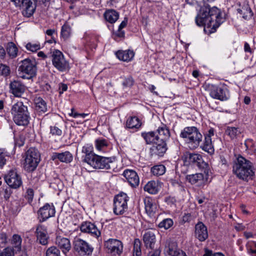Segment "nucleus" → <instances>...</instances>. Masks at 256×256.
I'll return each instance as SVG.
<instances>
[{
    "instance_id": "57",
    "label": "nucleus",
    "mask_w": 256,
    "mask_h": 256,
    "mask_svg": "<svg viewBox=\"0 0 256 256\" xmlns=\"http://www.w3.org/2000/svg\"><path fill=\"white\" fill-rule=\"evenodd\" d=\"M234 228L237 231H242L245 230L246 227L242 224H237L234 226Z\"/></svg>"
},
{
    "instance_id": "21",
    "label": "nucleus",
    "mask_w": 256,
    "mask_h": 256,
    "mask_svg": "<svg viewBox=\"0 0 256 256\" xmlns=\"http://www.w3.org/2000/svg\"><path fill=\"white\" fill-rule=\"evenodd\" d=\"M194 234L200 242H204L208 238L207 228L202 222H198L196 225Z\"/></svg>"
},
{
    "instance_id": "5",
    "label": "nucleus",
    "mask_w": 256,
    "mask_h": 256,
    "mask_svg": "<svg viewBox=\"0 0 256 256\" xmlns=\"http://www.w3.org/2000/svg\"><path fill=\"white\" fill-rule=\"evenodd\" d=\"M40 162V154L34 148H30L26 152L23 168L28 172L34 171Z\"/></svg>"
},
{
    "instance_id": "53",
    "label": "nucleus",
    "mask_w": 256,
    "mask_h": 256,
    "mask_svg": "<svg viewBox=\"0 0 256 256\" xmlns=\"http://www.w3.org/2000/svg\"><path fill=\"white\" fill-rule=\"evenodd\" d=\"M14 250L10 248H6L2 252V256H14Z\"/></svg>"
},
{
    "instance_id": "3",
    "label": "nucleus",
    "mask_w": 256,
    "mask_h": 256,
    "mask_svg": "<svg viewBox=\"0 0 256 256\" xmlns=\"http://www.w3.org/2000/svg\"><path fill=\"white\" fill-rule=\"evenodd\" d=\"M12 118L18 126H26L30 122V116L28 106L22 102L18 101L14 104L10 110Z\"/></svg>"
},
{
    "instance_id": "48",
    "label": "nucleus",
    "mask_w": 256,
    "mask_h": 256,
    "mask_svg": "<svg viewBox=\"0 0 256 256\" xmlns=\"http://www.w3.org/2000/svg\"><path fill=\"white\" fill-rule=\"evenodd\" d=\"M26 48L29 51L35 52L40 48V45L39 43L28 42L26 44Z\"/></svg>"
},
{
    "instance_id": "1",
    "label": "nucleus",
    "mask_w": 256,
    "mask_h": 256,
    "mask_svg": "<svg viewBox=\"0 0 256 256\" xmlns=\"http://www.w3.org/2000/svg\"><path fill=\"white\" fill-rule=\"evenodd\" d=\"M222 22L220 10L216 6L210 8L208 4L201 7L196 18V24L204 26L210 33L214 32Z\"/></svg>"
},
{
    "instance_id": "39",
    "label": "nucleus",
    "mask_w": 256,
    "mask_h": 256,
    "mask_svg": "<svg viewBox=\"0 0 256 256\" xmlns=\"http://www.w3.org/2000/svg\"><path fill=\"white\" fill-rule=\"evenodd\" d=\"M226 133L230 136L231 139H234L241 134V132L238 128L228 126L226 130Z\"/></svg>"
},
{
    "instance_id": "43",
    "label": "nucleus",
    "mask_w": 256,
    "mask_h": 256,
    "mask_svg": "<svg viewBox=\"0 0 256 256\" xmlns=\"http://www.w3.org/2000/svg\"><path fill=\"white\" fill-rule=\"evenodd\" d=\"M134 256H140L141 252V242L138 238H136L134 240L133 248Z\"/></svg>"
},
{
    "instance_id": "55",
    "label": "nucleus",
    "mask_w": 256,
    "mask_h": 256,
    "mask_svg": "<svg viewBox=\"0 0 256 256\" xmlns=\"http://www.w3.org/2000/svg\"><path fill=\"white\" fill-rule=\"evenodd\" d=\"M165 202L168 205L172 206L176 205V200L174 197L168 196L165 198Z\"/></svg>"
},
{
    "instance_id": "4",
    "label": "nucleus",
    "mask_w": 256,
    "mask_h": 256,
    "mask_svg": "<svg viewBox=\"0 0 256 256\" xmlns=\"http://www.w3.org/2000/svg\"><path fill=\"white\" fill-rule=\"evenodd\" d=\"M180 136L184 139L193 148H198L202 142V136L195 126L185 128L180 132Z\"/></svg>"
},
{
    "instance_id": "61",
    "label": "nucleus",
    "mask_w": 256,
    "mask_h": 256,
    "mask_svg": "<svg viewBox=\"0 0 256 256\" xmlns=\"http://www.w3.org/2000/svg\"><path fill=\"white\" fill-rule=\"evenodd\" d=\"M160 254V251L158 250H155L150 252L148 256H159Z\"/></svg>"
},
{
    "instance_id": "29",
    "label": "nucleus",
    "mask_w": 256,
    "mask_h": 256,
    "mask_svg": "<svg viewBox=\"0 0 256 256\" xmlns=\"http://www.w3.org/2000/svg\"><path fill=\"white\" fill-rule=\"evenodd\" d=\"M116 57L121 60L128 62L134 58V53L132 50H118L116 54Z\"/></svg>"
},
{
    "instance_id": "11",
    "label": "nucleus",
    "mask_w": 256,
    "mask_h": 256,
    "mask_svg": "<svg viewBox=\"0 0 256 256\" xmlns=\"http://www.w3.org/2000/svg\"><path fill=\"white\" fill-rule=\"evenodd\" d=\"M104 246L110 256H120L122 252L123 244L116 239H109L105 242Z\"/></svg>"
},
{
    "instance_id": "13",
    "label": "nucleus",
    "mask_w": 256,
    "mask_h": 256,
    "mask_svg": "<svg viewBox=\"0 0 256 256\" xmlns=\"http://www.w3.org/2000/svg\"><path fill=\"white\" fill-rule=\"evenodd\" d=\"M74 248L80 255L89 256L92 254L93 248L86 241L80 238H75L74 242Z\"/></svg>"
},
{
    "instance_id": "31",
    "label": "nucleus",
    "mask_w": 256,
    "mask_h": 256,
    "mask_svg": "<svg viewBox=\"0 0 256 256\" xmlns=\"http://www.w3.org/2000/svg\"><path fill=\"white\" fill-rule=\"evenodd\" d=\"M34 103L38 112L43 114L47 111L46 103L42 98L40 97L36 98Z\"/></svg>"
},
{
    "instance_id": "25",
    "label": "nucleus",
    "mask_w": 256,
    "mask_h": 256,
    "mask_svg": "<svg viewBox=\"0 0 256 256\" xmlns=\"http://www.w3.org/2000/svg\"><path fill=\"white\" fill-rule=\"evenodd\" d=\"M72 158V155L68 151L62 153L54 152L51 157V159L52 160L58 159L60 162L66 163L71 162Z\"/></svg>"
},
{
    "instance_id": "12",
    "label": "nucleus",
    "mask_w": 256,
    "mask_h": 256,
    "mask_svg": "<svg viewBox=\"0 0 256 256\" xmlns=\"http://www.w3.org/2000/svg\"><path fill=\"white\" fill-rule=\"evenodd\" d=\"M4 180L8 186L14 189H18L22 184L20 176L16 170H12L5 176Z\"/></svg>"
},
{
    "instance_id": "24",
    "label": "nucleus",
    "mask_w": 256,
    "mask_h": 256,
    "mask_svg": "<svg viewBox=\"0 0 256 256\" xmlns=\"http://www.w3.org/2000/svg\"><path fill=\"white\" fill-rule=\"evenodd\" d=\"M164 252L166 256H176L182 250L178 249L177 244L175 242L169 240L166 242Z\"/></svg>"
},
{
    "instance_id": "60",
    "label": "nucleus",
    "mask_w": 256,
    "mask_h": 256,
    "mask_svg": "<svg viewBox=\"0 0 256 256\" xmlns=\"http://www.w3.org/2000/svg\"><path fill=\"white\" fill-rule=\"evenodd\" d=\"M0 240L2 243L6 244L7 242V236L5 233L0 234Z\"/></svg>"
},
{
    "instance_id": "9",
    "label": "nucleus",
    "mask_w": 256,
    "mask_h": 256,
    "mask_svg": "<svg viewBox=\"0 0 256 256\" xmlns=\"http://www.w3.org/2000/svg\"><path fill=\"white\" fill-rule=\"evenodd\" d=\"M184 162L186 164H194L203 170L206 174L208 172V165L204 162L202 156L198 154L187 152L184 155Z\"/></svg>"
},
{
    "instance_id": "17",
    "label": "nucleus",
    "mask_w": 256,
    "mask_h": 256,
    "mask_svg": "<svg viewBox=\"0 0 256 256\" xmlns=\"http://www.w3.org/2000/svg\"><path fill=\"white\" fill-rule=\"evenodd\" d=\"M10 92L16 97H20L24 92L26 86L20 80H14L10 84Z\"/></svg>"
},
{
    "instance_id": "56",
    "label": "nucleus",
    "mask_w": 256,
    "mask_h": 256,
    "mask_svg": "<svg viewBox=\"0 0 256 256\" xmlns=\"http://www.w3.org/2000/svg\"><path fill=\"white\" fill-rule=\"evenodd\" d=\"M12 194V191L10 188H6L4 190V197L5 200H8Z\"/></svg>"
},
{
    "instance_id": "44",
    "label": "nucleus",
    "mask_w": 256,
    "mask_h": 256,
    "mask_svg": "<svg viewBox=\"0 0 256 256\" xmlns=\"http://www.w3.org/2000/svg\"><path fill=\"white\" fill-rule=\"evenodd\" d=\"M173 224V220L171 218H166L158 224V227L168 230L172 227Z\"/></svg>"
},
{
    "instance_id": "33",
    "label": "nucleus",
    "mask_w": 256,
    "mask_h": 256,
    "mask_svg": "<svg viewBox=\"0 0 256 256\" xmlns=\"http://www.w3.org/2000/svg\"><path fill=\"white\" fill-rule=\"evenodd\" d=\"M142 136L147 144H155L156 142H158V136L156 135V132H151L147 133H142Z\"/></svg>"
},
{
    "instance_id": "16",
    "label": "nucleus",
    "mask_w": 256,
    "mask_h": 256,
    "mask_svg": "<svg viewBox=\"0 0 256 256\" xmlns=\"http://www.w3.org/2000/svg\"><path fill=\"white\" fill-rule=\"evenodd\" d=\"M36 234L37 241L42 245H46L48 243V236L46 226L38 224L36 227Z\"/></svg>"
},
{
    "instance_id": "28",
    "label": "nucleus",
    "mask_w": 256,
    "mask_h": 256,
    "mask_svg": "<svg viewBox=\"0 0 256 256\" xmlns=\"http://www.w3.org/2000/svg\"><path fill=\"white\" fill-rule=\"evenodd\" d=\"M156 132V135L158 136V142L162 141L166 142L170 136L169 130L166 126L164 124L159 127Z\"/></svg>"
},
{
    "instance_id": "32",
    "label": "nucleus",
    "mask_w": 256,
    "mask_h": 256,
    "mask_svg": "<svg viewBox=\"0 0 256 256\" xmlns=\"http://www.w3.org/2000/svg\"><path fill=\"white\" fill-rule=\"evenodd\" d=\"M145 209L146 213L152 214L156 209V205L154 204L153 200L150 197H146L144 200Z\"/></svg>"
},
{
    "instance_id": "6",
    "label": "nucleus",
    "mask_w": 256,
    "mask_h": 256,
    "mask_svg": "<svg viewBox=\"0 0 256 256\" xmlns=\"http://www.w3.org/2000/svg\"><path fill=\"white\" fill-rule=\"evenodd\" d=\"M88 164L96 169H106L111 168L114 160V158L104 157L98 156H91L88 158Z\"/></svg>"
},
{
    "instance_id": "27",
    "label": "nucleus",
    "mask_w": 256,
    "mask_h": 256,
    "mask_svg": "<svg viewBox=\"0 0 256 256\" xmlns=\"http://www.w3.org/2000/svg\"><path fill=\"white\" fill-rule=\"evenodd\" d=\"M240 6L237 8L238 12L241 15H242V18L245 20L250 18L252 16V12L247 3H244L242 8L240 2L237 4Z\"/></svg>"
},
{
    "instance_id": "47",
    "label": "nucleus",
    "mask_w": 256,
    "mask_h": 256,
    "mask_svg": "<svg viewBox=\"0 0 256 256\" xmlns=\"http://www.w3.org/2000/svg\"><path fill=\"white\" fill-rule=\"evenodd\" d=\"M46 256H60V252L56 246H52L46 250Z\"/></svg>"
},
{
    "instance_id": "30",
    "label": "nucleus",
    "mask_w": 256,
    "mask_h": 256,
    "mask_svg": "<svg viewBox=\"0 0 256 256\" xmlns=\"http://www.w3.org/2000/svg\"><path fill=\"white\" fill-rule=\"evenodd\" d=\"M104 16L106 20L110 24L114 23L119 18L118 12L112 9L106 10Z\"/></svg>"
},
{
    "instance_id": "19",
    "label": "nucleus",
    "mask_w": 256,
    "mask_h": 256,
    "mask_svg": "<svg viewBox=\"0 0 256 256\" xmlns=\"http://www.w3.org/2000/svg\"><path fill=\"white\" fill-rule=\"evenodd\" d=\"M168 149L166 142H156L150 148L151 156H162Z\"/></svg>"
},
{
    "instance_id": "49",
    "label": "nucleus",
    "mask_w": 256,
    "mask_h": 256,
    "mask_svg": "<svg viewBox=\"0 0 256 256\" xmlns=\"http://www.w3.org/2000/svg\"><path fill=\"white\" fill-rule=\"evenodd\" d=\"M34 196V191L33 189L31 188H28L26 190V192L24 194V198L26 200H27L29 204H31L33 200Z\"/></svg>"
},
{
    "instance_id": "22",
    "label": "nucleus",
    "mask_w": 256,
    "mask_h": 256,
    "mask_svg": "<svg viewBox=\"0 0 256 256\" xmlns=\"http://www.w3.org/2000/svg\"><path fill=\"white\" fill-rule=\"evenodd\" d=\"M123 176L132 186L136 187L138 185L139 178L135 171L132 170H126L124 172Z\"/></svg>"
},
{
    "instance_id": "62",
    "label": "nucleus",
    "mask_w": 256,
    "mask_h": 256,
    "mask_svg": "<svg viewBox=\"0 0 256 256\" xmlns=\"http://www.w3.org/2000/svg\"><path fill=\"white\" fill-rule=\"evenodd\" d=\"M6 52L4 48L0 46V58L3 59L6 56Z\"/></svg>"
},
{
    "instance_id": "40",
    "label": "nucleus",
    "mask_w": 256,
    "mask_h": 256,
    "mask_svg": "<svg viewBox=\"0 0 256 256\" xmlns=\"http://www.w3.org/2000/svg\"><path fill=\"white\" fill-rule=\"evenodd\" d=\"M6 50L8 54L11 58H13L17 56L18 49L14 43L9 42L8 44Z\"/></svg>"
},
{
    "instance_id": "42",
    "label": "nucleus",
    "mask_w": 256,
    "mask_h": 256,
    "mask_svg": "<svg viewBox=\"0 0 256 256\" xmlns=\"http://www.w3.org/2000/svg\"><path fill=\"white\" fill-rule=\"evenodd\" d=\"M92 147L90 146L86 145L84 146L82 148V152L86 154V156L84 158V162L88 164V158L91 157V156H94L96 154L92 152Z\"/></svg>"
},
{
    "instance_id": "64",
    "label": "nucleus",
    "mask_w": 256,
    "mask_h": 256,
    "mask_svg": "<svg viewBox=\"0 0 256 256\" xmlns=\"http://www.w3.org/2000/svg\"><path fill=\"white\" fill-rule=\"evenodd\" d=\"M244 51L246 52H249L250 53L252 52V50H251L250 46L247 42H246L244 44Z\"/></svg>"
},
{
    "instance_id": "54",
    "label": "nucleus",
    "mask_w": 256,
    "mask_h": 256,
    "mask_svg": "<svg viewBox=\"0 0 256 256\" xmlns=\"http://www.w3.org/2000/svg\"><path fill=\"white\" fill-rule=\"evenodd\" d=\"M6 161L4 150L0 149V168H2L6 164Z\"/></svg>"
},
{
    "instance_id": "46",
    "label": "nucleus",
    "mask_w": 256,
    "mask_h": 256,
    "mask_svg": "<svg viewBox=\"0 0 256 256\" xmlns=\"http://www.w3.org/2000/svg\"><path fill=\"white\" fill-rule=\"evenodd\" d=\"M70 34V28L68 24H64L61 29V36L64 39H67Z\"/></svg>"
},
{
    "instance_id": "20",
    "label": "nucleus",
    "mask_w": 256,
    "mask_h": 256,
    "mask_svg": "<svg viewBox=\"0 0 256 256\" xmlns=\"http://www.w3.org/2000/svg\"><path fill=\"white\" fill-rule=\"evenodd\" d=\"M154 230H149L145 232L143 235V241L147 248L152 249L156 242Z\"/></svg>"
},
{
    "instance_id": "45",
    "label": "nucleus",
    "mask_w": 256,
    "mask_h": 256,
    "mask_svg": "<svg viewBox=\"0 0 256 256\" xmlns=\"http://www.w3.org/2000/svg\"><path fill=\"white\" fill-rule=\"evenodd\" d=\"M96 149L101 151L104 150L108 146L107 142L104 139H98L95 142Z\"/></svg>"
},
{
    "instance_id": "58",
    "label": "nucleus",
    "mask_w": 256,
    "mask_h": 256,
    "mask_svg": "<svg viewBox=\"0 0 256 256\" xmlns=\"http://www.w3.org/2000/svg\"><path fill=\"white\" fill-rule=\"evenodd\" d=\"M116 36L118 38H124V32L118 28V32L116 33Z\"/></svg>"
},
{
    "instance_id": "50",
    "label": "nucleus",
    "mask_w": 256,
    "mask_h": 256,
    "mask_svg": "<svg viewBox=\"0 0 256 256\" xmlns=\"http://www.w3.org/2000/svg\"><path fill=\"white\" fill-rule=\"evenodd\" d=\"M134 79L131 76H129L124 79L122 82V85L124 88H127L132 87L134 85Z\"/></svg>"
},
{
    "instance_id": "38",
    "label": "nucleus",
    "mask_w": 256,
    "mask_h": 256,
    "mask_svg": "<svg viewBox=\"0 0 256 256\" xmlns=\"http://www.w3.org/2000/svg\"><path fill=\"white\" fill-rule=\"evenodd\" d=\"M22 238L18 234H14L12 236V244L13 246V248L16 252H20L22 249Z\"/></svg>"
},
{
    "instance_id": "15",
    "label": "nucleus",
    "mask_w": 256,
    "mask_h": 256,
    "mask_svg": "<svg viewBox=\"0 0 256 256\" xmlns=\"http://www.w3.org/2000/svg\"><path fill=\"white\" fill-rule=\"evenodd\" d=\"M55 212V208L52 204H45L38 211L40 222H44L48 218L54 216Z\"/></svg>"
},
{
    "instance_id": "41",
    "label": "nucleus",
    "mask_w": 256,
    "mask_h": 256,
    "mask_svg": "<svg viewBox=\"0 0 256 256\" xmlns=\"http://www.w3.org/2000/svg\"><path fill=\"white\" fill-rule=\"evenodd\" d=\"M151 172L154 176H158L165 173L166 168L162 164L154 166L151 168Z\"/></svg>"
},
{
    "instance_id": "63",
    "label": "nucleus",
    "mask_w": 256,
    "mask_h": 256,
    "mask_svg": "<svg viewBox=\"0 0 256 256\" xmlns=\"http://www.w3.org/2000/svg\"><path fill=\"white\" fill-rule=\"evenodd\" d=\"M68 86L67 85L64 84H61L60 86V90H62L60 91V93H62L64 91H66L67 90Z\"/></svg>"
},
{
    "instance_id": "35",
    "label": "nucleus",
    "mask_w": 256,
    "mask_h": 256,
    "mask_svg": "<svg viewBox=\"0 0 256 256\" xmlns=\"http://www.w3.org/2000/svg\"><path fill=\"white\" fill-rule=\"evenodd\" d=\"M142 125L140 120L136 116L128 118L126 122V126L128 128H139Z\"/></svg>"
},
{
    "instance_id": "2",
    "label": "nucleus",
    "mask_w": 256,
    "mask_h": 256,
    "mask_svg": "<svg viewBox=\"0 0 256 256\" xmlns=\"http://www.w3.org/2000/svg\"><path fill=\"white\" fill-rule=\"evenodd\" d=\"M232 172L238 178L246 182L252 180L255 173L252 163L242 156L234 162Z\"/></svg>"
},
{
    "instance_id": "36",
    "label": "nucleus",
    "mask_w": 256,
    "mask_h": 256,
    "mask_svg": "<svg viewBox=\"0 0 256 256\" xmlns=\"http://www.w3.org/2000/svg\"><path fill=\"white\" fill-rule=\"evenodd\" d=\"M144 190L150 194H156L158 191V184L155 181H150L145 185Z\"/></svg>"
},
{
    "instance_id": "23",
    "label": "nucleus",
    "mask_w": 256,
    "mask_h": 256,
    "mask_svg": "<svg viewBox=\"0 0 256 256\" xmlns=\"http://www.w3.org/2000/svg\"><path fill=\"white\" fill-rule=\"evenodd\" d=\"M56 244L64 254L68 252L71 248L70 240L62 236H56Z\"/></svg>"
},
{
    "instance_id": "52",
    "label": "nucleus",
    "mask_w": 256,
    "mask_h": 256,
    "mask_svg": "<svg viewBox=\"0 0 256 256\" xmlns=\"http://www.w3.org/2000/svg\"><path fill=\"white\" fill-rule=\"evenodd\" d=\"M50 133L53 136H60L62 134V130L56 126L50 127Z\"/></svg>"
},
{
    "instance_id": "34",
    "label": "nucleus",
    "mask_w": 256,
    "mask_h": 256,
    "mask_svg": "<svg viewBox=\"0 0 256 256\" xmlns=\"http://www.w3.org/2000/svg\"><path fill=\"white\" fill-rule=\"evenodd\" d=\"M204 174L202 173L187 175L186 180L192 184L200 183L204 180Z\"/></svg>"
},
{
    "instance_id": "10",
    "label": "nucleus",
    "mask_w": 256,
    "mask_h": 256,
    "mask_svg": "<svg viewBox=\"0 0 256 256\" xmlns=\"http://www.w3.org/2000/svg\"><path fill=\"white\" fill-rule=\"evenodd\" d=\"M128 197L126 194L121 192L118 194L114 198V213L117 215L123 214L128 208Z\"/></svg>"
},
{
    "instance_id": "14",
    "label": "nucleus",
    "mask_w": 256,
    "mask_h": 256,
    "mask_svg": "<svg viewBox=\"0 0 256 256\" xmlns=\"http://www.w3.org/2000/svg\"><path fill=\"white\" fill-rule=\"evenodd\" d=\"M210 94L212 98L220 100H226L228 98V92L225 86H212L210 88Z\"/></svg>"
},
{
    "instance_id": "51",
    "label": "nucleus",
    "mask_w": 256,
    "mask_h": 256,
    "mask_svg": "<svg viewBox=\"0 0 256 256\" xmlns=\"http://www.w3.org/2000/svg\"><path fill=\"white\" fill-rule=\"evenodd\" d=\"M10 73V69L8 66L3 64H0V75L6 76Z\"/></svg>"
},
{
    "instance_id": "7",
    "label": "nucleus",
    "mask_w": 256,
    "mask_h": 256,
    "mask_svg": "<svg viewBox=\"0 0 256 256\" xmlns=\"http://www.w3.org/2000/svg\"><path fill=\"white\" fill-rule=\"evenodd\" d=\"M18 71H20L27 76H22V78H30L35 76L36 72V62L34 60L26 58L19 64Z\"/></svg>"
},
{
    "instance_id": "8",
    "label": "nucleus",
    "mask_w": 256,
    "mask_h": 256,
    "mask_svg": "<svg viewBox=\"0 0 256 256\" xmlns=\"http://www.w3.org/2000/svg\"><path fill=\"white\" fill-rule=\"evenodd\" d=\"M52 56V64L58 70L65 72L69 70V63L60 51L54 50Z\"/></svg>"
},
{
    "instance_id": "59",
    "label": "nucleus",
    "mask_w": 256,
    "mask_h": 256,
    "mask_svg": "<svg viewBox=\"0 0 256 256\" xmlns=\"http://www.w3.org/2000/svg\"><path fill=\"white\" fill-rule=\"evenodd\" d=\"M128 18H124V20L121 22L120 25L119 26L118 28L120 30H122L124 28L126 27L128 24Z\"/></svg>"
},
{
    "instance_id": "26",
    "label": "nucleus",
    "mask_w": 256,
    "mask_h": 256,
    "mask_svg": "<svg viewBox=\"0 0 256 256\" xmlns=\"http://www.w3.org/2000/svg\"><path fill=\"white\" fill-rule=\"evenodd\" d=\"M22 6L24 7V13L28 16H30L36 8V0H22Z\"/></svg>"
},
{
    "instance_id": "37",
    "label": "nucleus",
    "mask_w": 256,
    "mask_h": 256,
    "mask_svg": "<svg viewBox=\"0 0 256 256\" xmlns=\"http://www.w3.org/2000/svg\"><path fill=\"white\" fill-rule=\"evenodd\" d=\"M202 149L208 154H212L214 152V146L212 142V138L209 136H205V140L202 146Z\"/></svg>"
},
{
    "instance_id": "18",
    "label": "nucleus",
    "mask_w": 256,
    "mask_h": 256,
    "mask_svg": "<svg viewBox=\"0 0 256 256\" xmlns=\"http://www.w3.org/2000/svg\"><path fill=\"white\" fill-rule=\"evenodd\" d=\"M80 230L82 232L89 234L96 238H98L100 235V232L96 225L89 222H82Z\"/></svg>"
}]
</instances>
